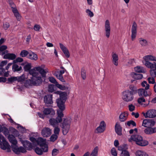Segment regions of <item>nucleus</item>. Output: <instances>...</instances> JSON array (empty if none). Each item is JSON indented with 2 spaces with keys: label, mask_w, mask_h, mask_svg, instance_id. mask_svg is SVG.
Instances as JSON below:
<instances>
[{
  "label": "nucleus",
  "mask_w": 156,
  "mask_h": 156,
  "mask_svg": "<svg viewBox=\"0 0 156 156\" xmlns=\"http://www.w3.org/2000/svg\"><path fill=\"white\" fill-rule=\"evenodd\" d=\"M31 64L30 63L25 65L23 67L25 71L29 72L30 75L32 76L31 79L27 80L24 83L25 86L28 87L30 86H38L41 84L42 78L46 77V74L48 72L39 66L31 69Z\"/></svg>",
  "instance_id": "obj_1"
},
{
  "label": "nucleus",
  "mask_w": 156,
  "mask_h": 156,
  "mask_svg": "<svg viewBox=\"0 0 156 156\" xmlns=\"http://www.w3.org/2000/svg\"><path fill=\"white\" fill-rule=\"evenodd\" d=\"M55 94H59L60 98L56 100L57 106L59 110L64 111L65 109V103L67 99V93L66 92H62L61 91H57L54 93Z\"/></svg>",
  "instance_id": "obj_2"
},
{
  "label": "nucleus",
  "mask_w": 156,
  "mask_h": 156,
  "mask_svg": "<svg viewBox=\"0 0 156 156\" xmlns=\"http://www.w3.org/2000/svg\"><path fill=\"white\" fill-rule=\"evenodd\" d=\"M132 140L135 142L136 144L141 146H144L148 144V141L143 139V137L139 135L134 134L132 135L129 139L128 141L131 142Z\"/></svg>",
  "instance_id": "obj_3"
},
{
  "label": "nucleus",
  "mask_w": 156,
  "mask_h": 156,
  "mask_svg": "<svg viewBox=\"0 0 156 156\" xmlns=\"http://www.w3.org/2000/svg\"><path fill=\"white\" fill-rule=\"evenodd\" d=\"M141 85L143 87H145V89L140 88L137 90V93L139 95L140 97H146L147 96H150L151 95V93L150 91L148 92L147 90L149 89L150 87L149 84L147 83L145 81H144L142 82L141 83Z\"/></svg>",
  "instance_id": "obj_4"
},
{
  "label": "nucleus",
  "mask_w": 156,
  "mask_h": 156,
  "mask_svg": "<svg viewBox=\"0 0 156 156\" xmlns=\"http://www.w3.org/2000/svg\"><path fill=\"white\" fill-rule=\"evenodd\" d=\"M57 116L56 119L51 118L49 120L51 125L54 127L58 126L59 123H60L62 121V118L64 115L63 113V111L61 110L58 109L57 110Z\"/></svg>",
  "instance_id": "obj_5"
},
{
  "label": "nucleus",
  "mask_w": 156,
  "mask_h": 156,
  "mask_svg": "<svg viewBox=\"0 0 156 156\" xmlns=\"http://www.w3.org/2000/svg\"><path fill=\"white\" fill-rule=\"evenodd\" d=\"M71 121V118L68 117L64 118L61 123L60 126L62 128V133L64 135H66L69 132Z\"/></svg>",
  "instance_id": "obj_6"
},
{
  "label": "nucleus",
  "mask_w": 156,
  "mask_h": 156,
  "mask_svg": "<svg viewBox=\"0 0 156 156\" xmlns=\"http://www.w3.org/2000/svg\"><path fill=\"white\" fill-rule=\"evenodd\" d=\"M37 145H39L43 150L44 152H46L48 151V146L46 143V139H44L40 137L37 139L34 147Z\"/></svg>",
  "instance_id": "obj_7"
},
{
  "label": "nucleus",
  "mask_w": 156,
  "mask_h": 156,
  "mask_svg": "<svg viewBox=\"0 0 156 156\" xmlns=\"http://www.w3.org/2000/svg\"><path fill=\"white\" fill-rule=\"evenodd\" d=\"M122 98L126 101H130L134 98L133 95L130 92V90H127L122 93Z\"/></svg>",
  "instance_id": "obj_8"
},
{
  "label": "nucleus",
  "mask_w": 156,
  "mask_h": 156,
  "mask_svg": "<svg viewBox=\"0 0 156 156\" xmlns=\"http://www.w3.org/2000/svg\"><path fill=\"white\" fill-rule=\"evenodd\" d=\"M11 147L12 150L16 154H19L20 152L24 153L27 152L26 149L24 147H19L17 144H12Z\"/></svg>",
  "instance_id": "obj_9"
},
{
  "label": "nucleus",
  "mask_w": 156,
  "mask_h": 156,
  "mask_svg": "<svg viewBox=\"0 0 156 156\" xmlns=\"http://www.w3.org/2000/svg\"><path fill=\"white\" fill-rule=\"evenodd\" d=\"M142 114L145 118H154L156 117V110L153 109H150L146 113L142 112Z\"/></svg>",
  "instance_id": "obj_10"
},
{
  "label": "nucleus",
  "mask_w": 156,
  "mask_h": 156,
  "mask_svg": "<svg viewBox=\"0 0 156 156\" xmlns=\"http://www.w3.org/2000/svg\"><path fill=\"white\" fill-rule=\"evenodd\" d=\"M155 123L154 119H145L143 121L142 126L145 127H151L154 126Z\"/></svg>",
  "instance_id": "obj_11"
},
{
  "label": "nucleus",
  "mask_w": 156,
  "mask_h": 156,
  "mask_svg": "<svg viewBox=\"0 0 156 156\" xmlns=\"http://www.w3.org/2000/svg\"><path fill=\"white\" fill-rule=\"evenodd\" d=\"M105 30L106 36L108 38L110 37L111 32L110 24L109 21L108 20H106L105 22Z\"/></svg>",
  "instance_id": "obj_12"
},
{
  "label": "nucleus",
  "mask_w": 156,
  "mask_h": 156,
  "mask_svg": "<svg viewBox=\"0 0 156 156\" xmlns=\"http://www.w3.org/2000/svg\"><path fill=\"white\" fill-rule=\"evenodd\" d=\"M0 147L3 150L7 149L8 150H10V146L8 142L6 141L5 138L0 143Z\"/></svg>",
  "instance_id": "obj_13"
},
{
  "label": "nucleus",
  "mask_w": 156,
  "mask_h": 156,
  "mask_svg": "<svg viewBox=\"0 0 156 156\" xmlns=\"http://www.w3.org/2000/svg\"><path fill=\"white\" fill-rule=\"evenodd\" d=\"M137 25L135 22L133 23L131 29V39L133 41L136 37Z\"/></svg>",
  "instance_id": "obj_14"
},
{
  "label": "nucleus",
  "mask_w": 156,
  "mask_h": 156,
  "mask_svg": "<svg viewBox=\"0 0 156 156\" xmlns=\"http://www.w3.org/2000/svg\"><path fill=\"white\" fill-rule=\"evenodd\" d=\"M44 101L46 104H51L53 103L52 94H47L45 95L44 98Z\"/></svg>",
  "instance_id": "obj_15"
},
{
  "label": "nucleus",
  "mask_w": 156,
  "mask_h": 156,
  "mask_svg": "<svg viewBox=\"0 0 156 156\" xmlns=\"http://www.w3.org/2000/svg\"><path fill=\"white\" fill-rule=\"evenodd\" d=\"M23 146L26 150L28 151H31L33 147H35L34 146L30 141L28 140H25L24 142H23Z\"/></svg>",
  "instance_id": "obj_16"
},
{
  "label": "nucleus",
  "mask_w": 156,
  "mask_h": 156,
  "mask_svg": "<svg viewBox=\"0 0 156 156\" xmlns=\"http://www.w3.org/2000/svg\"><path fill=\"white\" fill-rule=\"evenodd\" d=\"M41 134L44 137H47L50 136L51 133V130L49 128L45 127L42 130Z\"/></svg>",
  "instance_id": "obj_17"
},
{
  "label": "nucleus",
  "mask_w": 156,
  "mask_h": 156,
  "mask_svg": "<svg viewBox=\"0 0 156 156\" xmlns=\"http://www.w3.org/2000/svg\"><path fill=\"white\" fill-rule=\"evenodd\" d=\"M59 46L60 48L65 54L66 57L67 58H69L70 56V54L67 48L61 43H59Z\"/></svg>",
  "instance_id": "obj_18"
},
{
  "label": "nucleus",
  "mask_w": 156,
  "mask_h": 156,
  "mask_svg": "<svg viewBox=\"0 0 156 156\" xmlns=\"http://www.w3.org/2000/svg\"><path fill=\"white\" fill-rule=\"evenodd\" d=\"M43 112L45 115H50L51 117L53 116L55 114V112L52 108H45L43 110Z\"/></svg>",
  "instance_id": "obj_19"
},
{
  "label": "nucleus",
  "mask_w": 156,
  "mask_h": 156,
  "mask_svg": "<svg viewBox=\"0 0 156 156\" xmlns=\"http://www.w3.org/2000/svg\"><path fill=\"white\" fill-rule=\"evenodd\" d=\"M143 63L147 67L152 69L154 68V63H155V62H154L152 63L149 61L144 60L143 61Z\"/></svg>",
  "instance_id": "obj_20"
},
{
  "label": "nucleus",
  "mask_w": 156,
  "mask_h": 156,
  "mask_svg": "<svg viewBox=\"0 0 156 156\" xmlns=\"http://www.w3.org/2000/svg\"><path fill=\"white\" fill-rule=\"evenodd\" d=\"M115 129L118 135L119 136L122 135V128L119 123L118 122H117L115 126Z\"/></svg>",
  "instance_id": "obj_21"
},
{
  "label": "nucleus",
  "mask_w": 156,
  "mask_h": 156,
  "mask_svg": "<svg viewBox=\"0 0 156 156\" xmlns=\"http://www.w3.org/2000/svg\"><path fill=\"white\" fill-rule=\"evenodd\" d=\"M112 61L113 63L115 66L118 64V57L117 55L113 52L112 53Z\"/></svg>",
  "instance_id": "obj_22"
},
{
  "label": "nucleus",
  "mask_w": 156,
  "mask_h": 156,
  "mask_svg": "<svg viewBox=\"0 0 156 156\" xmlns=\"http://www.w3.org/2000/svg\"><path fill=\"white\" fill-rule=\"evenodd\" d=\"M128 113L127 112H125L121 113L119 116V120L121 122H124L127 119Z\"/></svg>",
  "instance_id": "obj_23"
},
{
  "label": "nucleus",
  "mask_w": 156,
  "mask_h": 156,
  "mask_svg": "<svg viewBox=\"0 0 156 156\" xmlns=\"http://www.w3.org/2000/svg\"><path fill=\"white\" fill-rule=\"evenodd\" d=\"M16 57L15 54L13 53H7L5 54L4 56V58L12 60H14Z\"/></svg>",
  "instance_id": "obj_24"
},
{
  "label": "nucleus",
  "mask_w": 156,
  "mask_h": 156,
  "mask_svg": "<svg viewBox=\"0 0 156 156\" xmlns=\"http://www.w3.org/2000/svg\"><path fill=\"white\" fill-rule=\"evenodd\" d=\"M131 76L135 80H140L142 79L143 77L142 74L135 73L134 72L131 73Z\"/></svg>",
  "instance_id": "obj_25"
},
{
  "label": "nucleus",
  "mask_w": 156,
  "mask_h": 156,
  "mask_svg": "<svg viewBox=\"0 0 156 156\" xmlns=\"http://www.w3.org/2000/svg\"><path fill=\"white\" fill-rule=\"evenodd\" d=\"M8 135V139L9 141L12 144H17V140L14 136L12 134H9Z\"/></svg>",
  "instance_id": "obj_26"
},
{
  "label": "nucleus",
  "mask_w": 156,
  "mask_h": 156,
  "mask_svg": "<svg viewBox=\"0 0 156 156\" xmlns=\"http://www.w3.org/2000/svg\"><path fill=\"white\" fill-rule=\"evenodd\" d=\"M12 11L14 13V15L16 18L17 20L18 21H20L21 19V16L19 14L18 11L16 8V6L13 8H12Z\"/></svg>",
  "instance_id": "obj_27"
},
{
  "label": "nucleus",
  "mask_w": 156,
  "mask_h": 156,
  "mask_svg": "<svg viewBox=\"0 0 156 156\" xmlns=\"http://www.w3.org/2000/svg\"><path fill=\"white\" fill-rule=\"evenodd\" d=\"M12 66V69L13 72H19L22 70V67L21 66H19L16 63H13Z\"/></svg>",
  "instance_id": "obj_28"
},
{
  "label": "nucleus",
  "mask_w": 156,
  "mask_h": 156,
  "mask_svg": "<svg viewBox=\"0 0 156 156\" xmlns=\"http://www.w3.org/2000/svg\"><path fill=\"white\" fill-rule=\"evenodd\" d=\"M130 92L133 95L136 93L137 90L136 87L133 85H130L129 87Z\"/></svg>",
  "instance_id": "obj_29"
},
{
  "label": "nucleus",
  "mask_w": 156,
  "mask_h": 156,
  "mask_svg": "<svg viewBox=\"0 0 156 156\" xmlns=\"http://www.w3.org/2000/svg\"><path fill=\"white\" fill-rule=\"evenodd\" d=\"M27 58L34 60H36L38 58L37 55L33 52L29 53L27 56Z\"/></svg>",
  "instance_id": "obj_30"
},
{
  "label": "nucleus",
  "mask_w": 156,
  "mask_h": 156,
  "mask_svg": "<svg viewBox=\"0 0 156 156\" xmlns=\"http://www.w3.org/2000/svg\"><path fill=\"white\" fill-rule=\"evenodd\" d=\"M143 59L146 61H153L156 62V58L151 55H147L144 57Z\"/></svg>",
  "instance_id": "obj_31"
},
{
  "label": "nucleus",
  "mask_w": 156,
  "mask_h": 156,
  "mask_svg": "<svg viewBox=\"0 0 156 156\" xmlns=\"http://www.w3.org/2000/svg\"><path fill=\"white\" fill-rule=\"evenodd\" d=\"M139 43L143 47L146 46L148 45V43L147 41L143 38H140L139 39Z\"/></svg>",
  "instance_id": "obj_32"
},
{
  "label": "nucleus",
  "mask_w": 156,
  "mask_h": 156,
  "mask_svg": "<svg viewBox=\"0 0 156 156\" xmlns=\"http://www.w3.org/2000/svg\"><path fill=\"white\" fill-rule=\"evenodd\" d=\"M154 63V68L150 70V73L151 76L155 77L156 76V62Z\"/></svg>",
  "instance_id": "obj_33"
},
{
  "label": "nucleus",
  "mask_w": 156,
  "mask_h": 156,
  "mask_svg": "<svg viewBox=\"0 0 156 156\" xmlns=\"http://www.w3.org/2000/svg\"><path fill=\"white\" fill-rule=\"evenodd\" d=\"M98 146L95 147L91 152L90 156H98Z\"/></svg>",
  "instance_id": "obj_34"
},
{
  "label": "nucleus",
  "mask_w": 156,
  "mask_h": 156,
  "mask_svg": "<svg viewBox=\"0 0 156 156\" xmlns=\"http://www.w3.org/2000/svg\"><path fill=\"white\" fill-rule=\"evenodd\" d=\"M134 70L136 73H145V70L143 67L141 66H137L135 67L134 68Z\"/></svg>",
  "instance_id": "obj_35"
},
{
  "label": "nucleus",
  "mask_w": 156,
  "mask_h": 156,
  "mask_svg": "<svg viewBox=\"0 0 156 156\" xmlns=\"http://www.w3.org/2000/svg\"><path fill=\"white\" fill-rule=\"evenodd\" d=\"M17 77L15 76H12L8 78L7 83L12 84L13 83H14L16 81H17Z\"/></svg>",
  "instance_id": "obj_36"
},
{
  "label": "nucleus",
  "mask_w": 156,
  "mask_h": 156,
  "mask_svg": "<svg viewBox=\"0 0 156 156\" xmlns=\"http://www.w3.org/2000/svg\"><path fill=\"white\" fill-rule=\"evenodd\" d=\"M136 156H148V154L145 152L141 151H138L136 153Z\"/></svg>",
  "instance_id": "obj_37"
},
{
  "label": "nucleus",
  "mask_w": 156,
  "mask_h": 156,
  "mask_svg": "<svg viewBox=\"0 0 156 156\" xmlns=\"http://www.w3.org/2000/svg\"><path fill=\"white\" fill-rule=\"evenodd\" d=\"M34 151L35 153L39 155H41L43 154V150L42 148H40L39 147H37L34 149Z\"/></svg>",
  "instance_id": "obj_38"
},
{
  "label": "nucleus",
  "mask_w": 156,
  "mask_h": 156,
  "mask_svg": "<svg viewBox=\"0 0 156 156\" xmlns=\"http://www.w3.org/2000/svg\"><path fill=\"white\" fill-rule=\"evenodd\" d=\"M2 132L3 134L6 136L9 134V131L8 129L5 127H2L0 132Z\"/></svg>",
  "instance_id": "obj_39"
},
{
  "label": "nucleus",
  "mask_w": 156,
  "mask_h": 156,
  "mask_svg": "<svg viewBox=\"0 0 156 156\" xmlns=\"http://www.w3.org/2000/svg\"><path fill=\"white\" fill-rule=\"evenodd\" d=\"M25 76L24 74L20 76H17V81L18 82H23L25 80Z\"/></svg>",
  "instance_id": "obj_40"
},
{
  "label": "nucleus",
  "mask_w": 156,
  "mask_h": 156,
  "mask_svg": "<svg viewBox=\"0 0 156 156\" xmlns=\"http://www.w3.org/2000/svg\"><path fill=\"white\" fill-rule=\"evenodd\" d=\"M29 53V52L27 50H23L20 52V55L22 57H25L28 55Z\"/></svg>",
  "instance_id": "obj_41"
},
{
  "label": "nucleus",
  "mask_w": 156,
  "mask_h": 156,
  "mask_svg": "<svg viewBox=\"0 0 156 156\" xmlns=\"http://www.w3.org/2000/svg\"><path fill=\"white\" fill-rule=\"evenodd\" d=\"M127 124L128 126H130L131 125L133 126H136V122L132 120H131L127 121L126 123H125V124Z\"/></svg>",
  "instance_id": "obj_42"
},
{
  "label": "nucleus",
  "mask_w": 156,
  "mask_h": 156,
  "mask_svg": "<svg viewBox=\"0 0 156 156\" xmlns=\"http://www.w3.org/2000/svg\"><path fill=\"white\" fill-rule=\"evenodd\" d=\"M81 75L83 80H84L86 79V71L83 68L81 69Z\"/></svg>",
  "instance_id": "obj_43"
},
{
  "label": "nucleus",
  "mask_w": 156,
  "mask_h": 156,
  "mask_svg": "<svg viewBox=\"0 0 156 156\" xmlns=\"http://www.w3.org/2000/svg\"><path fill=\"white\" fill-rule=\"evenodd\" d=\"M58 137V136L56 134H53L50 137V140L51 141L54 142L55 141Z\"/></svg>",
  "instance_id": "obj_44"
},
{
  "label": "nucleus",
  "mask_w": 156,
  "mask_h": 156,
  "mask_svg": "<svg viewBox=\"0 0 156 156\" xmlns=\"http://www.w3.org/2000/svg\"><path fill=\"white\" fill-rule=\"evenodd\" d=\"M120 156H130L129 153L127 150H123L121 152Z\"/></svg>",
  "instance_id": "obj_45"
},
{
  "label": "nucleus",
  "mask_w": 156,
  "mask_h": 156,
  "mask_svg": "<svg viewBox=\"0 0 156 156\" xmlns=\"http://www.w3.org/2000/svg\"><path fill=\"white\" fill-rule=\"evenodd\" d=\"M49 81L51 83L55 84V85L56 84L58 83V82L56 81L55 79L53 77H50L48 78Z\"/></svg>",
  "instance_id": "obj_46"
},
{
  "label": "nucleus",
  "mask_w": 156,
  "mask_h": 156,
  "mask_svg": "<svg viewBox=\"0 0 156 156\" xmlns=\"http://www.w3.org/2000/svg\"><path fill=\"white\" fill-rule=\"evenodd\" d=\"M151 78L149 77L148 78L147 80L149 83L154 84L155 83L154 77H152Z\"/></svg>",
  "instance_id": "obj_47"
},
{
  "label": "nucleus",
  "mask_w": 156,
  "mask_h": 156,
  "mask_svg": "<svg viewBox=\"0 0 156 156\" xmlns=\"http://www.w3.org/2000/svg\"><path fill=\"white\" fill-rule=\"evenodd\" d=\"M56 86L61 90H64L66 89L65 86L58 84V83L56 84Z\"/></svg>",
  "instance_id": "obj_48"
},
{
  "label": "nucleus",
  "mask_w": 156,
  "mask_h": 156,
  "mask_svg": "<svg viewBox=\"0 0 156 156\" xmlns=\"http://www.w3.org/2000/svg\"><path fill=\"white\" fill-rule=\"evenodd\" d=\"M23 61V58L18 57L15 60L13 61V63H16L17 62H22Z\"/></svg>",
  "instance_id": "obj_49"
},
{
  "label": "nucleus",
  "mask_w": 156,
  "mask_h": 156,
  "mask_svg": "<svg viewBox=\"0 0 156 156\" xmlns=\"http://www.w3.org/2000/svg\"><path fill=\"white\" fill-rule=\"evenodd\" d=\"M48 91L49 92H52L54 91V85L50 84L48 86Z\"/></svg>",
  "instance_id": "obj_50"
},
{
  "label": "nucleus",
  "mask_w": 156,
  "mask_h": 156,
  "mask_svg": "<svg viewBox=\"0 0 156 156\" xmlns=\"http://www.w3.org/2000/svg\"><path fill=\"white\" fill-rule=\"evenodd\" d=\"M96 130L98 132V133H101L103 132L105 130V129L104 128L99 126L97 128Z\"/></svg>",
  "instance_id": "obj_51"
},
{
  "label": "nucleus",
  "mask_w": 156,
  "mask_h": 156,
  "mask_svg": "<svg viewBox=\"0 0 156 156\" xmlns=\"http://www.w3.org/2000/svg\"><path fill=\"white\" fill-rule=\"evenodd\" d=\"M144 130V133L147 134H151V129L150 127H147Z\"/></svg>",
  "instance_id": "obj_52"
},
{
  "label": "nucleus",
  "mask_w": 156,
  "mask_h": 156,
  "mask_svg": "<svg viewBox=\"0 0 156 156\" xmlns=\"http://www.w3.org/2000/svg\"><path fill=\"white\" fill-rule=\"evenodd\" d=\"M60 130V129L58 127H57V126L55 127V128L54 129V134H56L58 136L59 134Z\"/></svg>",
  "instance_id": "obj_53"
},
{
  "label": "nucleus",
  "mask_w": 156,
  "mask_h": 156,
  "mask_svg": "<svg viewBox=\"0 0 156 156\" xmlns=\"http://www.w3.org/2000/svg\"><path fill=\"white\" fill-rule=\"evenodd\" d=\"M59 152L58 150L56 148H54L52 151V156H55Z\"/></svg>",
  "instance_id": "obj_54"
},
{
  "label": "nucleus",
  "mask_w": 156,
  "mask_h": 156,
  "mask_svg": "<svg viewBox=\"0 0 156 156\" xmlns=\"http://www.w3.org/2000/svg\"><path fill=\"white\" fill-rule=\"evenodd\" d=\"M111 153L112 154L113 156H117V154L115 149L114 147H113L111 150Z\"/></svg>",
  "instance_id": "obj_55"
},
{
  "label": "nucleus",
  "mask_w": 156,
  "mask_h": 156,
  "mask_svg": "<svg viewBox=\"0 0 156 156\" xmlns=\"http://www.w3.org/2000/svg\"><path fill=\"white\" fill-rule=\"evenodd\" d=\"M143 97H142L138 98L137 102L139 104H140L142 102H145V99Z\"/></svg>",
  "instance_id": "obj_56"
},
{
  "label": "nucleus",
  "mask_w": 156,
  "mask_h": 156,
  "mask_svg": "<svg viewBox=\"0 0 156 156\" xmlns=\"http://www.w3.org/2000/svg\"><path fill=\"white\" fill-rule=\"evenodd\" d=\"M86 12L87 13L88 16L90 17H92L94 16L93 13L89 9L86 10Z\"/></svg>",
  "instance_id": "obj_57"
},
{
  "label": "nucleus",
  "mask_w": 156,
  "mask_h": 156,
  "mask_svg": "<svg viewBox=\"0 0 156 156\" xmlns=\"http://www.w3.org/2000/svg\"><path fill=\"white\" fill-rule=\"evenodd\" d=\"M30 140L33 143V145L35 146L36 144L37 140L33 137H30Z\"/></svg>",
  "instance_id": "obj_58"
},
{
  "label": "nucleus",
  "mask_w": 156,
  "mask_h": 156,
  "mask_svg": "<svg viewBox=\"0 0 156 156\" xmlns=\"http://www.w3.org/2000/svg\"><path fill=\"white\" fill-rule=\"evenodd\" d=\"M129 110L130 112L133 111L135 108V106L132 104L129 105L128 106Z\"/></svg>",
  "instance_id": "obj_59"
},
{
  "label": "nucleus",
  "mask_w": 156,
  "mask_h": 156,
  "mask_svg": "<svg viewBox=\"0 0 156 156\" xmlns=\"http://www.w3.org/2000/svg\"><path fill=\"white\" fill-rule=\"evenodd\" d=\"M56 76L58 79L59 80L63 82H66L65 80L63 78L62 76H58V75H56Z\"/></svg>",
  "instance_id": "obj_60"
},
{
  "label": "nucleus",
  "mask_w": 156,
  "mask_h": 156,
  "mask_svg": "<svg viewBox=\"0 0 156 156\" xmlns=\"http://www.w3.org/2000/svg\"><path fill=\"white\" fill-rule=\"evenodd\" d=\"M8 63L7 60H4L2 61L0 64V67H2L6 65Z\"/></svg>",
  "instance_id": "obj_61"
},
{
  "label": "nucleus",
  "mask_w": 156,
  "mask_h": 156,
  "mask_svg": "<svg viewBox=\"0 0 156 156\" xmlns=\"http://www.w3.org/2000/svg\"><path fill=\"white\" fill-rule=\"evenodd\" d=\"M40 29V26L39 25L37 24L35 25L34 27V29L36 31H39Z\"/></svg>",
  "instance_id": "obj_62"
},
{
  "label": "nucleus",
  "mask_w": 156,
  "mask_h": 156,
  "mask_svg": "<svg viewBox=\"0 0 156 156\" xmlns=\"http://www.w3.org/2000/svg\"><path fill=\"white\" fill-rule=\"evenodd\" d=\"M99 126L104 128L105 129L106 125L105 122L103 121H101L100 123Z\"/></svg>",
  "instance_id": "obj_63"
},
{
  "label": "nucleus",
  "mask_w": 156,
  "mask_h": 156,
  "mask_svg": "<svg viewBox=\"0 0 156 156\" xmlns=\"http://www.w3.org/2000/svg\"><path fill=\"white\" fill-rule=\"evenodd\" d=\"M9 3L11 6V7L12 8H13V7H14L16 6L14 4V3L13 2V1L12 0H8Z\"/></svg>",
  "instance_id": "obj_64"
}]
</instances>
